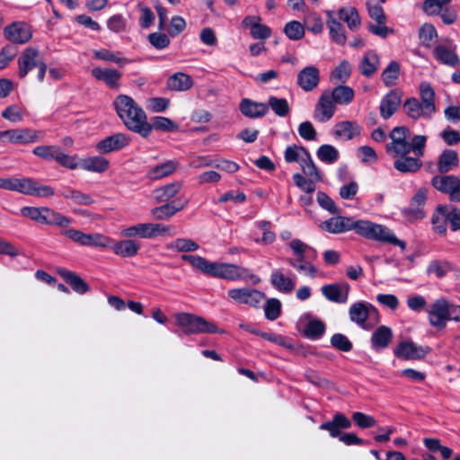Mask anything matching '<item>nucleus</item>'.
Instances as JSON below:
<instances>
[{
    "instance_id": "nucleus-1",
    "label": "nucleus",
    "mask_w": 460,
    "mask_h": 460,
    "mask_svg": "<svg viewBox=\"0 0 460 460\" xmlns=\"http://www.w3.org/2000/svg\"><path fill=\"white\" fill-rule=\"evenodd\" d=\"M390 143L386 144V152L392 156L413 153L416 156L423 155L426 137L416 135L411 138L410 129L405 126L395 127L389 135Z\"/></svg>"
},
{
    "instance_id": "nucleus-2",
    "label": "nucleus",
    "mask_w": 460,
    "mask_h": 460,
    "mask_svg": "<svg viewBox=\"0 0 460 460\" xmlns=\"http://www.w3.org/2000/svg\"><path fill=\"white\" fill-rule=\"evenodd\" d=\"M113 105L119 118L128 129L137 134L145 130L142 126L146 120V114L133 98L119 94L114 99Z\"/></svg>"
},
{
    "instance_id": "nucleus-3",
    "label": "nucleus",
    "mask_w": 460,
    "mask_h": 460,
    "mask_svg": "<svg viewBox=\"0 0 460 460\" xmlns=\"http://www.w3.org/2000/svg\"><path fill=\"white\" fill-rule=\"evenodd\" d=\"M354 231L366 239L405 248L404 242L399 240L389 228L383 225L368 220H355Z\"/></svg>"
},
{
    "instance_id": "nucleus-4",
    "label": "nucleus",
    "mask_w": 460,
    "mask_h": 460,
    "mask_svg": "<svg viewBox=\"0 0 460 460\" xmlns=\"http://www.w3.org/2000/svg\"><path fill=\"white\" fill-rule=\"evenodd\" d=\"M175 321L176 324L181 328V332H175L179 336H181V333L190 335L221 332L215 323L196 314L178 313L175 314Z\"/></svg>"
},
{
    "instance_id": "nucleus-5",
    "label": "nucleus",
    "mask_w": 460,
    "mask_h": 460,
    "mask_svg": "<svg viewBox=\"0 0 460 460\" xmlns=\"http://www.w3.org/2000/svg\"><path fill=\"white\" fill-rule=\"evenodd\" d=\"M349 320L365 331H370L380 322L377 309L370 303L359 301L349 309Z\"/></svg>"
},
{
    "instance_id": "nucleus-6",
    "label": "nucleus",
    "mask_w": 460,
    "mask_h": 460,
    "mask_svg": "<svg viewBox=\"0 0 460 460\" xmlns=\"http://www.w3.org/2000/svg\"><path fill=\"white\" fill-rule=\"evenodd\" d=\"M351 427V421L342 413H336L332 420L320 425V429L327 430L332 438L339 439L347 446L364 445L366 441L354 433H341V429H347Z\"/></svg>"
},
{
    "instance_id": "nucleus-7",
    "label": "nucleus",
    "mask_w": 460,
    "mask_h": 460,
    "mask_svg": "<svg viewBox=\"0 0 460 460\" xmlns=\"http://www.w3.org/2000/svg\"><path fill=\"white\" fill-rule=\"evenodd\" d=\"M32 154L46 161H55L68 169L78 167L76 156L64 153L61 146L57 145L38 146L32 149Z\"/></svg>"
},
{
    "instance_id": "nucleus-8",
    "label": "nucleus",
    "mask_w": 460,
    "mask_h": 460,
    "mask_svg": "<svg viewBox=\"0 0 460 460\" xmlns=\"http://www.w3.org/2000/svg\"><path fill=\"white\" fill-rule=\"evenodd\" d=\"M213 277L231 281L251 280L253 284H258L261 281L260 278L247 268L220 262H216Z\"/></svg>"
},
{
    "instance_id": "nucleus-9",
    "label": "nucleus",
    "mask_w": 460,
    "mask_h": 460,
    "mask_svg": "<svg viewBox=\"0 0 460 460\" xmlns=\"http://www.w3.org/2000/svg\"><path fill=\"white\" fill-rule=\"evenodd\" d=\"M12 191L38 198H48L55 194V190L52 187L40 184L34 179L28 177H14Z\"/></svg>"
},
{
    "instance_id": "nucleus-10",
    "label": "nucleus",
    "mask_w": 460,
    "mask_h": 460,
    "mask_svg": "<svg viewBox=\"0 0 460 460\" xmlns=\"http://www.w3.org/2000/svg\"><path fill=\"white\" fill-rule=\"evenodd\" d=\"M228 298L235 305H246L252 308H260L265 298L264 293L251 288H231L227 291Z\"/></svg>"
},
{
    "instance_id": "nucleus-11",
    "label": "nucleus",
    "mask_w": 460,
    "mask_h": 460,
    "mask_svg": "<svg viewBox=\"0 0 460 460\" xmlns=\"http://www.w3.org/2000/svg\"><path fill=\"white\" fill-rule=\"evenodd\" d=\"M453 305H450L446 299L436 300L428 309V319L430 325L443 329L447 321L451 320Z\"/></svg>"
},
{
    "instance_id": "nucleus-12",
    "label": "nucleus",
    "mask_w": 460,
    "mask_h": 460,
    "mask_svg": "<svg viewBox=\"0 0 460 460\" xmlns=\"http://www.w3.org/2000/svg\"><path fill=\"white\" fill-rule=\"evenodd\" d=\"M3 137L7 142L14 145H28L41 141L44 133L29 128H13L3 131Z\"/></svg>"
},
{
    "instance_id": "nucleus-13",
    "label": "nucleus",
    "mask_w": 460,
    "mask_h": 460,
    "mask_svg": "<svg viewBox=\"0 0 460 460\" xmlns=\"http://www.w3.org/2000/svg\"><path fill=\"white\" fill-rule=\"evenodd\" d=\"M433 187L449 195L452 201H460V178L456 175H437L432 178Z\"/></svg>"
},
{
    "instance_id": "nucleus-14",
    "label": "nucleus",
    "mask_w": 460,
    "mask_h": 460,
    "mask_svg": "<svg viewBox=\"0 0 460 460\" xmlns=\"http://www.w3.org/2000/svg\"><path fill=\"white\" fill-rule=\"evenodd\" d=\"M431 349L428 346H420L411 341L400 342L394 349V354L398 358L411 360L425 358Z\"/></svg>"
},
{
    "instance_id": "nucleus-15",
    "label": "nucleus",
    "mask_w": 460,
    "mask_h": 460,
    "mask_svg": "<svg viewBox=\"0 0 460 460\" xmlns=\"http://www.w3.org/2000/svg\"><path fill=\"white\" fill-rule=\"evenodd\" d=\"M44 60L38 49L29 47L25 49L18 58V75L24 78L30 71L38 68Z\"/></svg>"
},
{
    "instance_id": "nucleus-16",
    "label": "nucleus",
    "mask_w": 460,
    "mask_h": 460,
    "mask_svg": "<svg viewBox=\"0 0 460 460\" xmlns=\"http://www.w3.org/2000/svg\"><path fill=\"white\" fill-rule=\"evenodd\" d=\"M4 37L15 44H24L28 42L32 36L31 29L24 22H13L4 29Z\"/></svg>"
},
{
    "instance_id": "nucleus-17",
    "label": "nucleus",
    "mask_w": 460,
    "mask_h": 460,
    "mask_svg": "<svg viewBox=\"0 0 460 460\" xmlns=\"http://www.w3.org/2000/svg\"><path fill=\"white\" fill-rule=\"evenodd\" d=\"M129 142L130 137L128 136L123 133H117L99 141L95 146V149L99 154L106 155L121 150L128 146Z\"/></svg>"
},
{
    "instance_id": "nucleus-18",
    "label": "nucleus",
    "mask_w": 460,
    "mask_h": 460,
    "mask_svg": "<svg viewBox=\"0 0 460 460\" xmlns=\"http://www.w3.org/2000/svg\"><path fill=\"white\" fill-rule=\"evenodd\" d=\"M335 111V102L330 92L325 91L321 94L315 105L314 119L322 123L327 122L333 117Z\"/></svg>"
},
{
    "instance_id": "nucleus-19",
    "label": "nucleus",
    "mask_w": 460,
    "mask_h": 460,
    "mask_svg": "<svg viewBox=\"0 0 460 460\" xmlns=\"http://www.w3.org/2000/svg\"><path fill=\"white\" fill-rule=\"evenodd\" d=\"M355 219L352 217L336 216L321 223L320 227L331 234H341L354 231Z\"/></svg>"
},
{
    "instance_id": "nucleus-20",
    "label": "nucleus",
    "mask_w": 460,
    "mask_h": 460,
    "mask_svg": "<svg viewBox=\"0 0 460 460\" xmlns=\"http://www.w3.org/2000/svg\"><path fill=\"white\" fill-rule=\"evenodd\" d=\"M402 93L398 89L388 92L380 101L379 111L384 119H390L399 109Z\"/></svg>"
},
{
    "instance_id": "nucleus-21",
    "label": "nucleus",
    "mask_w": 460,
    "mask_h": 460,
    "mask_svg": "<svg viewBox=\"0 0 460 460\" xmlns=\"http://www.w3.org/2000/svg\"><path fill=\"white\" fill-rule=\"evenodd\" d=\"M433 57L439 63L452 67L460 63V58L456 54V46L451 41L447 44L437 45L433 49Z\"/></svg>"
},
{
    "instance_id": "nucleus-22",
    "label": "nucleus",
    "mask_w": 460,
    "mask_h": 460,
    "mask_svg": "<svg viewBox=\"0 0 460 460\" xmlns=\"http://www.w3.org/2000/svg\"><path fill=\"white\" fill-rule=\"evenodd\" d=\"M350 287L347 282L324 285L321 288L323 296L329 301L344 304L348 301Z\"/></svg>"
},
{
    "instance_id": "nucleus-23",
    "label": "nucleus",
    "mask_w": 460,
    "mask_h": 460,
    "mask_svg": "<svg viewBox=\"0 0 460 460\" xmlns=\"http://www.w3.org/2000/svg\"><path fill=\"white\" fill-rule=\"evenodd\" d=\"M144 131H141L139 135L143 137H147L153 129L164 132H174L179 128V125L172 121L171 119L162 116H155L152 118L151 122L145 120L143 126Z\"/></svg>"
},
{
    "instance_id": "nucleus-24",
    "label": "nucleus",
    "mask_w": 460,
    "mask_h": 460,
    "mask_svg": "<svg viewBox=\"0 0 460 460\" xmlns=\"http://www.w3.org/2000/svg\"><path fill=\"white\" fill-rule=\"evenodd\" d=\"M296 83L305 92H311L320 83V71L315 66H307L297 74Z\"/></svg>"
},
{
    "instance_id": "nucleus-25",
    "label": "nucleus",
    "mask_w": 460,
    "mask_h": 460,
    "mask_svg": "<svg viewBox=\"0 0 460 460\" xmlns=\"http://www.w3.org/2000/svg\"><path fill=\"white\" fill-rule=\"evenodd\" d=\"M362 131L361 125L356 120H343L333 127L332 135L341 140L349 141L358 136Z\"/></svg>"
},
{
    "instance_id": "nucleus-26",
    "label": "nucleus",
    "mask_w": 460,
    "mask_h": 460,
    "mask_svg": "<svg viewBox=\"0 0 460 460\" xmlns=\"http://www.w3.org/2000/svg\"><path fill=\"white\" fill-rule=\"evenodd\" d=\"M91 75L98 81L103 82L110 89L119 90L121 86L122 73L113 68L93 67Z\"/></svg>"
},
{
    "instance_id": "nucleus-27",
    "label": "nucleus",
    "mask_w": 460,
    "mask_h": 460,
    "mask_svg": "<svg viewBox=\"0 0 460 460\" xmlns=\"http://www.w3.org/2000/svg\"><path fill=\"white\" fill-rule=\"evenodd\" d=\"M393 331L390 327L385 325L377 327L371 334V349L376 352H379L388 348L393 340Z\"/></svg>"
},
{
    "instance_id": "nucleus-28",
    "label": "nucleus",
    "mask_w": 460,
    "mask_h": 460,
    "mask_svg": "<svg viewBox=\"0 0 460 460\" xmlns=\"http://www.w3.org/2000/svg\"><path fill=\"white\" fill-rule=\"evenodd\" d=\"M260 16H246L243 20V26L250 29V33L253 39L266 40L270 37L271 30L265 24L261 23Z\"/></svg>"
},
{
    "instance_id": "nucleus-29",
    "label": "nucleus",
    "mask_w": 460,
    "mask_h": 460,
    "mask_svg": "<svg viewBox=\"0 0 460 460\" xmlns=\"http://www.w3.org/2000/svg\"><path fill=\"white\" fill-rule=\"evenodd\" d=\"M403 111L405 114L411 119L417 120L420 118L430 119L434 113L426 110L425 105L422 104L418 99L411 97L403 102Z\"/></svg>"
},
{
    "instance_id": "nucleus-30",
    "label": "nucleus",
    "mask_w": 460,
    "mask_h": 460,
    "mask_svg": "<svg viewBox=\"0 0 460 460\" xmlns=\"http://www.w3.org/2000/svg\"><path fill=\"white\" fill-rule=\"evenodd\" d=\"M326 24L330 31L332 40L339 45H345L347 38L342 24L334 17L333 11L326 12Z\"/></svg>"
},
{
    "instance_id": "nucleus-31",
    "label": "nucleus",
    "mask_w": 460,
    "mask_h": 460,
    "mask_svg": "<svg viewBox=\"0 0 460 460\" xmlns=\"http://www.w3.org/2000/svg\"><path fill=\"white\" fill-rule=\"evenodd\" d=\"M179 163L176 160H168L163 164L149 168L146 172V178L151 181H158L172 174L178 168Z\"/></svg>"
},
{
    "instance_id": "nucleus-32",
    "label": "nucleus",
    "mask_w": 460,
    "mask_h": 460,
    "mask_svg": "<svg viewBox=\"0 0 460 460\" xmlns=\"http://www.w3.org/2000/svg\"><path fill=\"white\" fill-rule=\"evenodd\" d=\"M240 111L245 117L256 119L267 114L269 108L266 103L253 102L250 99H243L240 103Z\"/></svg>"
},
{
    "instance_id": "nucleus-33",
    "label": "nucleus",
    "mask_w": 460,
    "mask_h": 460,
    "mask_svg": "<svg viewBox=\"0 0 460 460\" xmlns=\"http://www.w3.org/2000/svg\"><path fill=\"white\" fill-rule=\"evenodd\" d=\"M182 183L181 181H174L153 190V198L157 203H164L170 201L174 198L181 190Z\"/></svg>"
},
{
    "instance_id": "nucleus-34",
    "label": "nucleus",
    "mask_w": 460,
    "mask_h": 460,
    "mask_svg": "<svg viewBox=\"0 0 460 460\" xmlns=\"http://www.w3.org/2000/svg\"><path fill=\"white\" fill-rule=\"evenodd\" d=\"M78 167L87 172L102 173L108 170L110 162L108 159L100 156H90L77 162Z\"/></svg>"
},
{
    "instance_id": "nucleus-35",
    "label": "nucleus",
    "mask_w": 460,
    "mask_h": 460,
    "mask_svg": "<svg viewBox=\"0 0 460 460\" xmlns=\"http://www.w3.org/2000/svg\"><path fill=\"white\" fill-rule=\"evenodd\" d=\"M189 203L185 199L180 206L176 207L172 203H165L159 207L153 208L150 211L151 216L156 220H167L176 215L177 212L182 210Z\"/></svg>"
},
{
    "instance_id": "nucleus-36",
    "label": "nucleus",
    "mask_w": 460,
    "mask_h": 460,
    "mask_svg": "<svg viewBox=\"0 0 460 460\" xmlns=\"http://www.w3.org/2000/svg\"><path fill=\"white\" fill-rule=\"evenodd\" d=\"M427 199V190L424 188L420 189L412 197L410 207L408 208L409 216L415 219H421L425 217L423 206Z\"/></svg>"
},
{
    "instance_id": "nucleus-37",
    "label": "nucleus",
    "mask_w": 460,
    "mask_h": 460,
    "mask_svg": "<svg viewBox=\"0 0 460 460\" xmlns=\"http://www.w3.org/2000/svg\"><path fill=\"white\" fill-rule=\"evenodd\" d=\"M270 282L276 289L285 294L291 293L296 287L295 280L285 276L280 270H275L271 272Z\"/></svg>"
},
{
    "instance_id": "nucleus-38",
    "label": "nucleus",
    "mask_w": 460,
    "mask_h": 460,
    "mask_svg": "<svg viewBox=\"0 0 460 460\" xmlns=\"http://www.w3.org/2000/svg\"><path fill=\"white\" fill-rule=\"evenodd\" d=\"M394 167L403 173L416 172L422 165V162L417 157H410L407 155L396 156Z\"/></svg>"
},
{
    "instance_id": "nucleus-39",
    "label": "nucleus",
    "mask_w": 460,
    "mask_h": 460,
    "mask_svg": "<svg viewBox=\"0 0 460 460\" xmlns=\"http://www.w3.org/2000/svg\"><path fill=\"white\" fill-rule=\"evenodd\" d=\"M379 63L378 55L375 51H367L359 64L360 73L367 77L372 76L378 69Z\"/></svg>"
},
{
    "instance_id": "nucleus-40",
    "label": "nucleus",
    "mask_w": 460,
    "mask_h": 460,
    "mask_svg": "<svg viewBox=\"0 0 460 460\" xmlns=\"http://www.w3.org/2000/svg\"><path fill=\"white\" fill-rule=\"evenodd\" d=\"M115 254L122 257H133L137 254L140 243L132 239L117 242L111 247Z\"/></svg>"
},
{
    "instance_id": "nucleus-41",
    "label": "nucleus",
    "mask_w": 460,
    "mask_h": 460,
    "mask_svg": "<svg viewBox=\"0 0 460 460\" xmlns=\"http://www.w3.org/2000/svg\"><path fill=\"white\" fill-rule=\"evenodd\" d=\"M181 260L190 262V264L200 270L204 274L213 276L216 262H210L206 258L199 255L183 254Z\"/></svg>"
},
{
    "instance_id": "nucleus-42",
    "label": "nucleus",
    "mask_w": 460,
    "mask_h": 460,
    "mask_svg": "<svg viewBox=\"0 0 460 460\" xmlns=\"http://www.w3.org/2000/svg\"><path fill=\"white\" fill-rule=\"evenodd\" d=\"M193 81L184 73H175L167 80V87L172 91H187L191 88Z\"/></svg>"
},
{
    "instance_id": "nucleus-43",
    "label": "nucleus",
    "mask_w": 460,
    "mask_h": 460,
    "mask_svg": "<svg viewBox=\"0 0 460 460\" xmlns=\"http://www.w3.org/2000/svg\"><path fill=\"white\" fill-rule=\"evenodd\" d=\"M338 15L339 19L342 20L351 31L358 30L361 24L360 17L355 7H341L338 11Z\"/></svg>"
},
{
    "instance_id": "nucleus-44",
    "label": "nucleus",
    "mask_w": 460,
    "mask_h": 460,
    "mask_svg": "<svg viewBox=\"0 0 460 460\" xmlns=\"http://www.w3.org/2000/svg\"><path fill=\"white\" fill-rule=\"evenodd\" d=\"M458 164V155L455 150L446 149L439 155L438 170L441 173L447 172Z\"/></svg>"
},
{
    "instance_id": "nucleus-45",
    "label": "nucleus",
    "mask_w": 460,
    "mask_h": 460,
    "mask_svg": "<svg viewBox=\"0 0 460 460\" xmlns=\"http://www.w3.org/2000/svg\"><path fill=\"white\" fill-rule=\"evenodd\" d=\"M58 273L76 293L84 294L88 291V285L74 272L63 269L59 270Z\"/></svg>"
},
{
    "instance_id": "nucleus-46",
    "label": "nucleus",
    "mask_w": 460,
    "mask_h": 460,
    "mask_svg": "<svg viewBox=\"0 0 460 460\" xmlns=\"http://www.w3.org/2000/svg\"><path fill=\"white\" fill-rule=\"evenodd\" d=\"M420 102L425 105L426 110L429 112H436L435 92L428 82L420 84Z\"/></svg>"
},
{
    "instance_id": "nucleus-47",
    "label": "nucleus",
    "mask_w": 460,
    "mask_h": 460,
    "mask_svg": "<svg viewBox=\"0 0 460 460\" xmlns=\"http://www.w3.org/2000/svg\"><path fill=\"white\" fill-rule=\"evenodd\" d=\"M330 93L334 102L340 105L349 104L355 95L354 90L347 85L336 86Z\"/></svg>"
},
{
    "instance_id": "nucleus-48",
    "label": "nucleus",
    "mask_w": 460,
    "mask_h": 460,
    "mask_svg": "<svg viewBox=\"0 0 460 460\" xmlns=\"http://www.w3.org/2000/svg\"><path fill=\"white\" fill-rule=\"evenodd\" d=\"M45 217L43 220V224L49 226H57L59 227H66L71 225L72 219L62 215L61 213L53 210L47 207V210H45Z\"/></svg>"
},
{
    "instance_id": "nucleus-49",
    "label": "nucleus",
    "mask_w": 460,
    "mask_h": 460,
    "mask_svg": "<svg viewBox=\"0 0 460 460\" xmlns=\"http://www.w3.org/2000/svg\"><path fill=\"white\" fill-rule=\"evenodd\" d=\"M121 235L127 238L140 237L150 239V223H138L121 231Z\"/></svg>"
},
{
    "instance_id": "nucleus-50",
    "label": "nucleus",
    "mask_w": 460,
    "mask_h": 460,
    "mask_svg": "<svg viewBox=\"0 0 460 460\" xmlns=\"http://www.w3.org/2000/svg\"><path fill=\"white\" fill-rule=\"evenodd\" d=\"M199 248V246L196 242L187 238H177L166 244V249L177 252H195Z\"/></svg>"
},
{
    "instance_id": "nucleus-51",
    "label": "nucleus",
    "mask_w": 460,
    "mask_h": 460,
    "mask_svg": "<svg viewBox=\"0 0 460 460\" xmlns=\"http://www.w3.org/2000/svg\"><path fill=\"white\" fill-rule=\"evenodd\" d=\"M400 75V65L397 61H391L382 72L381 77L385 86L396 84Z\"/></svg>"
},
{
    "instance_id": "nucleus-52",
    "label": "nucleus",
    "mask_w": 460,
    "mask_h": 460,
    "mask_svg": "<svg viewBox=\"0 0 460 460\" xmlns=\"http://www.w3.org/2000/svg\"><path fill=\"white\" fill-rule=\"evenodd\" d=\"M316 155L320 161L327 164H332L336 163L340 157L338 149L328 144L322 145L318 148Z\"/></svg>"
},
{
    "instance_id": "nucleus-53",
    "label": "nucleus",
    "mask_w": 460,
    "mask_h": 460,
    "mask_svg": "<svg viewBox=\"0 0 460 460\" xmlns=\"http://www.w3.org/2000/svg\"><path fill=\"white\" fill-rule=\"evenodd\" d=\"M288 247L292 250L293 253L296 256L295 260H298L300 262H304L306 258V252H312L314 257L316 255V252L309 247L306 243L302 242L300 239H292L288 243Z\"/></svg>"
},
{
    "instance_id": "nucleus-54",
    "label": "nucleus",
    "mask_w": 460,
    "mask_h": 460,
    "mask_svg": "<svg viewBox=\"0 0 460 460\" xmlns=\"http://www.w3.org/2000/svg\"><path fill=\"white\" fill-rule=\"evenodd\" d=\"M309 154L305 147L293 145L286 148L284 157L287 163L299 162L301 164L302 158L306 157Z\"/></svg>"
},
{
    "instance_id": "nucleus-55",
    "label": "nucleus",
    "mask_w": 460,
    "mask_h": 460,
    "mask_svg": "<svg viewBox=\"0 0 460 460\" xmlns=\"http://www.w3.org/2000/svg\"><path fill=\"white\" fill-rule=\"evenodd\" d=\"M111 243H112V240L110 237H108L102 234L94 233V234H85L84 246L107 248V247H111Z\"/></svg>"
},
{
    "instance_id": "nucleus-56",
    "label": "nucleus",
    "mask_w": 460,
    "mask_h": 460,
    "mask_svg": "<svg viewBox=\"0 0 460 460\" xmlns=\"http://www.w3.org/2000/svg\"><path fill=\"white\" fill-rule=\"evenodd\" d=\"M61 195L66 199H71L73 202L80 205L89 206L94 202L91 195L83 193L79 190L73 189L65 190Z\"/></svg>"
},
{
    "instance_id": "nucleus-57",
    "label": "nucleus",
    "mask_w": 460,
    "mask_h": 460,
    "mask_svg": "<svg viewBox=\"0 0 460 460\" xmlns=\"http://www.w3.org/2000/svg\"><path fill=\"white\" fill-rule=\"evenodd\" d=\"M300 166L305 177L314 180H323L322 173L314 163L310 154L306 157L302 158Z\"/></svg>"
},
{
    "instance_id": "nucleus-58",
    "label": "nucleus",
    "mask_w": 460,
    "mask_h": 460,
    "mask_svg": "<svg viewBox=\"0 0 460 460\" xmlns=\"http://www.w3.org/2000/svg\"><path fill=\"white\" fill-rule=\"evenodd\" d=\"M267 105L279 117H286L290 111L288 102L285 98L270 96Z\"/></svg>"
},
{
    "instance_id": "nucleus-59",
    "label": "nucleus",
    "mask_w": 460,
    "mask_h": 460,
    "mask_svg": "<svg viewBox=\"0 0 460 460\" xmlns=\"http://www.w3.org/2000/svg\"><path fill=\"white\" fill-rule=\"evenodd\" d=\"M283 31L291 40H299L305 36V28L302 23L297 21H291L286 23Z\"/></svg>"
},
{
    "instance_id": "nucleus-60",
    "label": "nucleus",
    "mask_w": 460,
    "mask_h": 460,
    "mask_svg": "<svg viewBox=\"0 0 460 460\" xmlns=\"http://www.w3.org/2000/svg\"><path fill=\"white\" fill-rule=\"evenodd\" d=\"M351 74V66L347 60H343L334 68L331 74V79L342 84L346 83Z\"/></svg>"
},
{
    "instance_id": "nucleus-61",
    "label": "nucleus",
    "mask_w": 460,
    "mask_h": 460,
    "mask_svg": "<svg viewBox=\"0 0 460 460\" xmlns=\"http://www.w3.org/2000/svg\"><path fill=\"white\" fill-rule=\"evenodd\" d=\"M438 36L436 28L431 23H424L419 31V38L425 48H430L434 38Z\"/></svg>"
},
{
    "instance_id": "nucleus-62",
    "label": "nucleus",
    "mask_w": 460,
    "mask_h": 460,
    "mask_svg": "<svg viewBox=\"0 0 460 460\" xmlns=\"http://www.w3.org/2000/svg\"><path fill=\"white\" fill-rule=\"evenodd\" d=\"M452 270V265L447 261H432L428 267V273L434 274L438 278H443Z\"/></svg>"
},
{
    "instance_id": "nucleus-63",
    "label": "nucleus",
    "mask_w": 460,
    "mask_h": 460,
    "mask_svg": "<svg viewBox=\"0 0 460 460\" xmlns=\"http://www.w3.org/2000/svg\"><path fill=\"white\" fill-rule=\"evenodd\" d=\"M175 234V227L171 225L150 223V239L157 236H173Z\"/></svg>"
},
{
    "instance_id": "nucleus-64",
    "label": "nucleus",
    "mask_w": 460,
    "mask_h": 460,
    "mask_svg": "<svg viewBox=\"0 0 460 460\" xmlns=\"http://www.w3.org/2000/svg\"><path fill=\"white\" fill-rule=\"evenodd\" d=\"M281 313V303L277 298H270L266 301L264 305L265 317L270 321H274L279 317Z\"/></svg>"
}]
</instances>
